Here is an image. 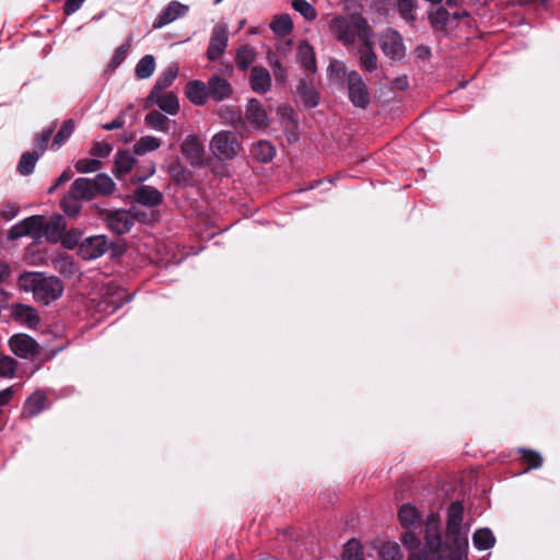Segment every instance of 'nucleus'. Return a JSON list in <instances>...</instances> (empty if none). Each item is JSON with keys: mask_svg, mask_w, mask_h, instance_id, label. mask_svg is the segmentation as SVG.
<instances>
[{"mask_svg": "<svg viewBox=\"0 0 560 560\" xmlns=\"http://www.w3.org/2000/svg\"><path fill=\"white\" fill-rule=\"evenodd\" d=\"M464 505L460 501L453 502L447 510L446 521V541L443 542L439 524L435 520H430L425 525V541L428 547L438 552L440 557H446V560H466V550L468 540L460 532L463 522Z\"/></svg>", "mask_w": 560, "mask_h": 560, "instance_id": "1", "label": "nucleus"}, {"mask_svg": "<svg viewBox=\"0 0 560 560\" xmlns=\"http://www.w3.org/2000/svg\"><path fill=\"white\" fill-rule=\"evenodd\" d=\"M18 285L25 292H32L35 301L48 305L58 300L65 290L62 281L55 276L28 271L19 277Z\"/></svg>", "mask_w": 560, "mask_h": 560, "instance_id": "2", "label": "nucleus"}, {"mask_svg": "<svg viewBox=\"0 0 560 560\" xmlns=\"http://www.w3.org/2000/svg\"><path fill=\"white\" fill-rule=\"evenodd\" d=\"M330 33L345 46H351L357 38L361 43H368L373 38V31L365 18L361 14H352L349 18L337 15L329 23Z\"/></svg>", "mask_w": 560, "mask_h": 560, "instance_id": "3", "label": "nucleus"}, {"mask_svg": "<svg viewBox=\"0 0 560 560\" xmlns=\"http://www.w3.org/2000/svg\"><path fill=\"white\" fill-rule=\"evenodd\" d=\"M71 189L82 200H92L97 196L110 195L115 189V183L108 175L100 173L94 178H77L71 184Z\"/></svg>", "mask_w": 560, "mask_h": 560, "instance_id": "4", "label": "nucleus"}, {"mask_svg": "<svg viewBox=\"0 0 560 560\" xmlns=\"http://www.w3.org/2000/svg\"><path fill=\"white\" fill-rule=\"evenodd\" d=\"M241 149L242 143L237 135L230 130L219 131L210 141V151L220 161L234 159Z\"/></svg>", "mask_w": 560, "mask_h": 560, "instance_id": "5", "label": "nucleus"}, {"mask_svg": "<svg viewBox=\"0 0 560 560\" xmlns=\"http://www.w3.org/2000/svg\"><path fill=\"white\" fill-rule=\"evenodd\" d=\"M468 15L467 11L450 13L446 8L439 5L429 11V21L435 32L447 34L457 27L460 19Z\"/></svg>", "mask_w": 560, "mask_h": 560, "instance_id": "6", "label": "nucleus"}, {"mask_svg": "<svg viewBox=\"0 0 560 560\" xmlns=\"http://www.w3.org/2000/svg\"><path fill=\"white\" fill-rule=\"evenodd\" d=\"M347 91L348 97L353 106L359 108H366L370 104V91L368 84L362 75L351 70L347 74Z\"/></svg>", "mask_w": 560, "mask_h": 560, "instance_id": "7", "label": "nucleus"}, {"mask_svg": "<svg viewBox=\"0 0 560 560\" xmlns=\"http://www.w3.org/2000/svg\"><path fill=\"white\" fill-rule=\"evenodd\" d=\"M102 215L104 217L108 229L118 235L128 233L135 223L133 215L129 211L122 209L105 210L102 211Z\"/></svg>", "mask_w": 560, "mask_h": 560, "instance_id": "8", "label": "nucleus"}, {"mask_svg": "<svg viewBox=\"0 0 560 560\" xmlns=\"http://www.w3.org/2000/svg\"><path fill=\"white\" fill-rule=\"evenodd\" d=\"M229 43V31L224 23H218L213 26L209 46L207 49V58L210 61L218 60L224 52Z\"/></svg>", "mask_w": 560, "mask_h": 560, "instance_id": "9", "label": "nucleus"}, {"mask_svg": "<svg viewBox=\"0 0 560 560\" xmlns=\"http://www.w3.org/2000/svg\"><path fill=\"white\" fill-rule=\"evenodd\" d=\"M110 247V242L105 235L86 237L79 247V255L85 260L102 257Z\"/></svg>", "mask_w": 560, "mask_h": 560, "instance_id": "10", "label": "nucleus"}, {"mask_svg": "<svg viewBox=\"0 0 560 560\" xmlns=\"http://www.w3.org/2000/svg\"><path fill=\"white\" fill-rule=\"evenodd\" d=\"M380 45L384 55L393 60H400L405 57V45L400 34L387 30L381 35Z\"/></svg>", "mask_w": 560, "mask_h": 560, "instance_id": "11", "label": "nucleus"}, {"mask_svg": "<svg viewBox=\"0 0 560 560\" xmlns=\"http://www.w3.org/2000/svg\"><path fill=\"white\" fill-rule=\"evenodd\" d=\"M9 345L12 352L23 359L32 358L38 353V343L24 334L11 337Z\"/></svg>", "mask_w": 560, "mask_h": 560, "instance_id": "12", "label": "nucleus"}, {"mask_svg": "<svg viewBox=\"0 0 560 560\" xmlns=\"http://www.w3.org/2000/svg\"><path fill=\"white\" fill-rule=\"evenodd\" d=\"M12 318L31 329H36L40 324L38 312L33 306L26 304H16L12 307Z\"/></svg>", "mask_w": 560, "mask_h": 560, "instance_id": "13", "label": "nucleus"}, {"mask_svg": "<svg viewBox=\"0 0 560 560\" xmlns=\"http://www.w3.org/2000/svg\"><path fill=\"white\" fill-rule=\"evenodd\" d=\"M245 118L255 129H264L268 125V116L266 110L261 106L260 102L256 98H250L248 101Z\"/></svg>", "mask_w": 560, "mask_h": 560, "instance_id": "14", "label": "nucleus"}, {"mask_svg": "<svg viewBox=\"0 0 560 560\" xmlns=\"http://www.w3.org/2000/svg\"><path fill=\"white\" fill-rule=\"evenodd\" d=\"M188 12V7L178 2L172 1L158 15L154 21V28L163 27L176 19L184 16Z\"/></svg>", "mask_w": 560, "mask_h": 560, "instance_id": "15", "label": "nucleus"}, {"mask_svg": "<svg viewBox=\"0 0 560 560\" xmlns=\"http://www.w3.org/2000/svg\"><path fill=\"white\" fill-rule=\"evenodd\" d=\"M180 150L185 159L192 165H200L203 162L205 149L196 137H187L182 143Z\"/></svg>", "mask_w": 560, "mask_h": 560, "instance_id": "16", "label": "nucleus"}, {"mask_svg": "<svg viewBox=\"0 0 560 560\" xmlns=\"http://www.w3.org/2000/svg\"><path fill=\"white\" fill-rule=\"evenodd\" d=\"M249 84L255 93H266L271 88V75L269 71L262 67L255 66L250 70Z\"/></svg>", "mask_w": 560, "mask_h": 560, "instance_id": "17", "label": "nucleus"}, {"mask_svg": "<svg viewBox=\"0 0 560 560\" xmlns=\"http://www.w3.org/2000/svg\"><path fill=\"white\" fill-rule=\"evenodd\" d=\"M65 229V219L60 214H55L48 221L44 219L43 237L51 243H57L60 241Z\"/></svg>", "mask_w": 560, "mask_h": 560, "instance_id": "18", "label": "nucleus"}, {"mask_svg": "<svg viewBox=\"0 0 560 560\" xmlns=\"http://www.w3.org/2000/svg\"><path fill=\"white\" fill-rule=\"evenodd\" d=\"M208 94L209 97L213 98L217 102L223 101L232 94V86L228 82V80L213 75L209 79L208 83Z\"/></svg>", "mask_w": 560, "mask_h": 560, "instance_id": "19", "label": "nucleus"}, {"mask_svg": "<svg viewBox=\"0 0 560 560\" xmlns=\"http://www.w3.org/2000/svg\"><path fill=\"white\" fill-rule=\"evenodd\" d=\"M133 196L137 202L147 207L159 206L163 200V196L160 190L149 185H142L138 187L135 190Z\"/></svg>", "mask_w": 560, "mask_h": 560, "instance_id": "20", "label": "nucleus"}, {"mask_svg": "<svg viewBox=\"0 0 560 560\" xmlns=\"http://www.w3.org/2000/svg\"><path fill=\"white\" fill-rule=\"evenodd\" d=\"M187 98L195 105L201 106L209 98L208 86L200 80H194L187 83L185 89Z\"/></svg>", "mask_w": 560, "mask_h": 560, "instance_id": "21", "label": "nucleus"}, {"mask_svg": "<svg viewBox=\"0 0 560 560\" xmlns=\"http://www.w3.org/2000/svg\"><path fill=\"white\" fill-rule=\"evenodd\" d=\"M359 58H360V67L366 72H373L377 69V56L373 50V42L372 38L368 40V43H361V46L358 49Z\"/></svg>", "mask_w": 560, "mask_h": 560, "instance_id": "22", "label": "nucleus"}, {"mask_svg": "<svg viewBox=\"0 0 560 560\" xmlns=\"http://www.w3.org/2000/svg\"><path fill=\"white\" fill-rule=\"evenodd\" d=\"M177 73L178 67L176 65L167 67L156 79L148 98L153 100L158 94L171 86L175 81Z\"/></svg>", "mask_w": 560, "mask_h": 560, "instance_id": "23", "label": "nucleus"}, {"mask_svg": "<svg viewBox=\"0 0 560 560\" xmlns=\"http://www.w3.org/2000/svg\"><path fill=\"white\" fill-rule=\"evenodd\" d=\"M296 58L300 65L310 72H315L316 58L314 48L307 42H301L298 46Z\"/></svg>", "mask_w": 560, "mask_h": 560, "instance_id": "24", "label": "nucleus"}, {"mask_svg": "<svg viewBox=\"0 0 560 560\" xmlns=\"http://www.w3.org/2000/svg\"><path fill=\"white\" fill-rule=\"evenodd\" d=\"M47 405V397L43 392H35L25 401L23 410L28 417H36Z\"/></svg>", "mask_w": 560, "mask_h": 560, "instance_id": "25", "label": "nucleus"}, {"mask_svg": "<svg viewBox=\"0 0 560 560\" xmlns=\"http://www.w3.org/2000/svg\"><path fill=\"white\" fill-rule=\"evenodd\" d=\"M160 109L167 113L168 115H176L179 110V102L174 93L158 94L153 100Z\"/></svg>", "mask_w": 560, "mask_h": 560, "instance_id": "26", "label": "nucleus"}, {"mask_svg": "<svg viewBox=\"0 0 560 560\" xmlns=\"http://www.w3.org/2000/svg\"><path fill=\"white\" fill-rule=\"evenodd\" d=\"M136 159L129 151H119L115 156V174L120 177L135 166Z\"/></svg>", "mask_w": 560, "mask_h": 560, "instance_id": "27", "label": "nucleus"}, {"mask_svg": "<svg viewBox=\"0 0 560 560\" xmlns=\"http://www.w3.org/2000/svg\"><path fill=\"white\" fill-rule=\"evenodd\" d=\"M252 155L259 162L267 163L275 156L276 150L268 141H258L253 144L250 150Z\"/></svg>", "mask_w": 560, "mask_h": 560, "instance_id": "28", "label": "nucleus"}, {"mask_svg": "<svg viewBox=\"0 0 560 560\" xmlns=\"http://www.w3.org/2000/svg\"><path fill=\"white\" fill-rule=\"evenodd\" d=\"M162 142L159 138L153 136H143L133 144V152L141 156L158 150Z\"/></svg>", "mask_w": 560, "mask_h": 560, "instance_id": "29", "label": "nucleus"}, {"mask_svg": "<svg viewBox=\"0 0 560 560\" xmlns=\"http://www.w3.org/2000/svg\"><path fill=\"white\" fill-rule=\"evenodd\" d=\"M168 174L179 185H188L191 180V173L179 161L170 164Z\"/></svg>", "mask_w": 560, "mask_h": 560, "instance_id": "30", "label": "nucleus"}, {"mask_svg": "<svg viewBox=\"0 0 560 560\" xmlns=\"http://www.w3.org/2000/svg\"><path fill=\"white\" fill-rule=\"evenodd\" d=\"M398 520L402 527L410 528L419 523L420 515L417 509L410 504H404L398 512Z\"/></svg>", "mask_w": 560, "mask_h": 560, "instance_id": "31", "label": "nucleus"}, {"mask_svg": "<svg viewBox=\"0 0 560 560\" xmlns=\"http://www.w3.org/2000/svg\"><path fill=\"white\" fill-rule=\"evenodd\" d=\"M472 542L478 550H487L493 547L495 538L490 529L480 528L472 535Z\"/></svg>", "mask_w": 560, "mask_h": 560, "instance_id": "32", "label": "nucleus"}, {"mask_svg": "<svg viewBox=\"0 0 560 560\" xmlns=\"http://www.w3.org/2000/svg\"><path fill=\"white\" fill-rule=\"evenodd\" d=\"M81 200L82 199L79 196L74 195L72 189L70 188L69 194L65 196L61 200V208L63 212L68 217H77L82 209Z\"/></svg>", "mask_w": 560, "mask_h": 560, "instance_id": "33", "label": "nucleus"}, {"mask_svg": "<svg viewBox=\"0 0 560 560\" xmlns=\"http://www.w3.org/2000/svg\"><path fill=\"white\" fill-rule=\"evenodd\" d=\"M39 158L37 151L23 153L18 164V172L24 176L32 174Z\"/></svg>", "mask_w": 560, "mask_h": 560, "instance_id": "34", "label": "nucleus"}, {"mask_svg": "<svg viewBox=\"0 0 560 560\" xmlns=\"http://www.w3.org/2000/svg\"><path fill=\"white\" fill-rule=\"evenodd\" d=\"M155 70V60L152 55H145L142 57L135 69V73L138 79H148L150 78Z\"/></svg>", "mask_w": 560, "mask_h": 560, "instance_id": "35", "label": "nucleus"}, {"mask_svg": "<svg viewBox=\"0 0 560 560\" xmlns=\"http://www.w3.org/2000/svg\"><path fill=\"white\" fill-rule=\"evenodd\" d=\"M145 122L156 131L166 132L170 129V120L158 110H153L145 116Z\"/></svg>", "mask_w": 560, "mask_h": 560, "instance_id": "36", "label": "nucleus"}, {"mask_svg": "<svg viewBox=\"0 0 560 560\" xmlns=\"http://www.w3.org/2000/svg\"><path fill=\"white\" fill-rule=\"evenodd\" d=\"M54 268L67 278L78 273V268L73 260L68 256H61L54 260Z\"/></svg>", "mask_w": 560, "mask_h": 560, "instance_id": "37", "label": "nucleus"}, {"mask_svg": "<svg viewBox=\"0 0 560 560\" xmlns=\"http://www.w3.org/2000/svg\"><path fill=\"white\" fill-rule=\"evenodd\" d=\"M256 58V51L250 46H243L237 50L236 63L241 70H246Z\"/></svg>", "mask_w": 560, "mask_h": 560, "instance_id": "38", "label": "nucleus"}, {"mask_svg": "<svg viewBox=\"0 0 560 560\" xmlns=\"http://www.w3.org/2000/svg\"><path fill=\"white\" fill-rule=\"evenodd\" d=\"M25 229L27 231L28 236H33L35 238L43 237V223L44 217L42 215H32L24 219Z\"/></svg>", "mask_w": 560, "mask_h": 560, "instance_id": "39", "label": "nucleus"}, {"mask_svg": "<svg viewBox=\"0 0 560 560\" xmlns=\"http://www.w3.org/2000/svg\"><path fill=\"white\" fill-rule=\"evenodd\" d=\"M73 130H74L73 120L72 119L66 120L62 124L59 131L57 132V135L55 136L51 148L59 149L68 140V138L72 135Z\"/></svg>", "mask_w": 560, "mask_h": 560, "instance_id": "40", "label": "nucleus"}, {"mask_svg": "<svg viewBox=\"0 0 560 560\" xmlns=\"http://www.w3.org/2000/svg\"><path fill=\"white\" fill-rule=\"evenodd\" d=\"M382 560H405V556L396 542H386L380 551Z\"/></svg>", "mask_w": 560, "mask_h": 560, "instance_id": "41", "label": "nucleus"}, {"mask_svg": "<svg viewBox=\"0 0 560 560\" xmlns=\"http://www.w3.org/2000/svg\"><path fill=\"white\" fill-rule=\"evenodd\" d=\"M292 8L307 21L317 18L316 9L306 0H292Z\"/></svg>", "mask_w": 560, "mask_h": 560, "instance_id": "42", "label": "nucleus"}, {"mask_svg": "<svg viewBox=\"0 0 560 560\" xmlns=\"http://www.w3.org/2000/svg\"><path fill=\"white\" fill-rule=\"evenodd\" d=\"M131 40H132V37L129 36L127 38L126 43H124L121 46H119L115 50V52L109 61V67L112 69H116L117 67H119L124 62V60L127 58V56L130 51Z\"/></svg>", "mask_w": 560, "mask_h": 560, "instance_id": "43", "label": "nucleus"}, {"mask_svg": "<svg viewBox=\"0 0 560 560\" xmlns=\"http://www.w3.org/2000/svg\"><path fill=\"white\" fill-rule=\"evenodd\" d=\"M292 20L288 14L277 16L270 24V28L281 35H287L292 31Z\"/></svg>", "mask_w": 560, "mask_h": 560, "instance_id": "44", "label": "nucleus"}, {"mask_svg": "<svg viewBox=\"0 0 560 560\" xmlns=\"http://www.w3.org/2000/svg\"><path fill=\"white\" fill-rule=\"evenodd\" d=\"M343 560H362V547L360 542L355 539L349 540L343 546L342 551Z\"/></svg>", "mask_w": 560, "mask_h": 560, "instance_id": "45", "label": "nucleus"}, {"mask_svg": "<svg viewBox=\"0 0 560 560\" xmlns=\"http://www.w3.org/2000/svg\"><path fill=\"white\" fill-rule=\"evenodd\" d=\"M54 130H55V125L44 129L35 138V141H34L35 150L34 151H37L39 153V155H42L45 152V150L47 149V144L52 136Z\"/></svg>", "mask_w": 560, "mask_h": 560, "instance_id": "46", "label": "nucleus"}, {"mask_svg": "<svg viewBox=\"0 0 560 560\" xmlns=\"http://www.w3.org/2000/svg\"><path fill=\"white\" fill-rule=\"evenodd\" d=\"M18 362L11 357L0 358V376L5 378H12L15 374Z\"/></svg>", "mask_w": 560, "mask_h": 560, "instance_id": "47", "label": "nucleus"}, {"mask_svg": "<svg viewBox=\"0 0 560 560\" xmlns=\"http://www.w3.org/2000/svg\"><path fill=\"white\" fill-rule=\"evenodd\" d=\"M398 11L404 20L413 22L416 16L413 10L416 8V0H397Z\"/></svg>", "mask_w": 560, "mask_h": 560, "instance_id": "48", "label": "nucleus"}, {"mask_svg": "<svg viewBox=\"0 0 560 560\" xmlns=\"http://www.w3.org/2000/svg\"><path fill=\"white\" fill-rule=\"evenodd\" d=\"M330 79L334 81H346L347 82V71L345 65L339 60H332L328 67Z\"/></svg>", "mask_w": 560, "mask_h": 560, "instance_id": "49", "label": "nucleus"}, {"mask_svg": "<svg viewBox=\"0 0 560 560\" xmlns=\"http://www.w3.org/2000/svg\"><path fill=\"white\" fill-rule=\"evenodd\" d=\"M102 167V162L97 159H82L75 164V170L79 173H93Z\"/></svg>", "mask_w": 560, "mask_h": 560, "instance_id": "50", "label": "nucleus"}, {"mask_svg": "<svg viewBox=\"0 0 560 560\" xmlns=\"http://www.w3.org/2000/svg\"><path fill=\"white\" fill-rule=\"evenodd\" d=\"M446 557H440L438 556V552H434L428 547V544L425 542V549L419 551V552H412L410 553L408 560H446Z\"/></svg>", "mask_w": 560, "mask_h": 560, "instance_id": "51", "label": "nucleus"}, {"mask_svg": "<svg viewBox=\"0 0 560 560\" xmlns=\"http://www.w3.org/2000/svg\"><path fill=\"white\" fill-rule=\"evenodd\" d=\"M523 459L528 465V468H539L542 464V458L539 453L535 451L523 450Z\"/></svg>", "mask_w": 560, "mask_h": 560, "instance_id": "52", "label": "nucleus"}, {"mask_svg": "<svg viewBox=\"0 0 560 560\" xmlns=\"http://www.w3.org/2000/svg\"><path fill=\"white\" fill-rule=\"evenodd\" d=\"M301 96L306 105L315 107L318 105V95L313 90L307 89L304 84L301 86Z\"/></svg>", "mask_w": 560, "mask_h": 560, "instance_id": "53", "label": "nucleus"}, {"mask_svg": "<svg viewBox=\"0 0 560 560\" xmlns=\"http://www.w3.org/2000/svg\"><path fill=\"white\" fill-rule=\"evenodd\" d=\"M401 541L402 545L409 550H416L420 546V539L411 530L405 533V535L401 538Z\"/></svg>", "mask_w": 560, "mask_h": 560, "instance_id": "54", "label": "nucleus"}, {"mask_svg": "<svg viewBox=\"0 0 560 560\" xmlns=\"http://www.w3.org/2000/svg\"><path fill=\"white\" fill-rule=\"evenodd\" d=\"M113 147L107 142H96L92 148V154L97 158H106L112 152Z\"/></svg>", "mask_w": 560, "mask_h": 560, "instance_id": "55", "label": "nucleus"}, {"mask_svg": "<svg viewBox=\"0 0 560 560\" xmlns=\"http://www.w3.org/2000/svg\"><path fill=\"white\" fill-rule=\"evenodd\" d=\"M23 236H28L27 235V231L25 229V223H24V220L20 221L19 223H16L15 225H13L10 230H9V238L10 240H18V238H21Z\"/></svg>", "mask_w": 560, "mask_h": 560, "instance_id": "56", "label": "nucleus"}, {"mask_svg": "<svg viewBox=\"0 0 560 560\" xmlns=\"http://www.w3.org/2000/svg\"><path fill=\"white\" fill-rule=\"evenodd\" d=\"M124 126H125V118H124V114L121 113L110 122H106V124L102 125V128L109 131V130L122 128Z\"/></svg>", "mask_w": 560, "mask_h": 560, "instance_id": "57", "label": "nucleus"}, {"mask_svg": "<svg viewBox=\"0 0 560 560\" xmlns=\"http://www.w3.org/2000/svg\"><path fill=\"white\" fill-rule=\"evenodd\" d=\"M84 0H67L63 7V11L67 15H70L74 12H77L81 5L83 4Z\"/></svg>", "mask_w": 560, "mask_h": 560, "instance_id": "58", "label": "nucleus"}, {"mask_svg": "<svg viewBox=\"0 0 560 560\" xmlns=\"http://www.w3.org/2000/svg\"><path fill=\"white\" fill-rule=\"evenodd\" d=\"M272 70H273V75L277 81L283 82L285 80V78H287L285 68L278 60H276L272 63Z\"/></svg>", "mask_w": 560, "mask_h": 560, "instance_id": "59", "label": "nucleus"}, {"mask_svg": "<svg viewBox=\"0 0 560 560\" xmlns=\"http://www.w3.org/2000/svg\"><path fill=\"white\" fill-rule=\"evenodd\" d=\"M14 395V387H8L3 390H0V408L10 402Z\"/></svg>", "mask_w": 560, "mask_h": 560, "instance_id": "60", "label": "nucleus"}, {"mask_svg": "<svg viewBox=\"0 0 560 560\" xmlns=\"http://www.w3.org/2000/svg\"><path fill=\"white\" fill-rule=\"evenodd\" d=\"M2 213L3 218H5L7 220H11L16 215L18 210L14 206L9 205L5 207Z\"/></svg>", "mask_w": 560, "mask_h": 560, "instance_id": "61", "label": "nucleus"}, {"mask_svg": "<svg viewBox=\"0 0 560 560\" xmlns=\"http://www.w3.org/2000/svg\"><path fill=\"white\" fill-rule=\"evenodd\" d=\"M71 178V175L68 172H63L57 179L56 184L49 189V191H54L57 186L68 182Z\"/></svg>", "mask_w": 560, "mask_h": 560, "instance_id": "62", "label": "nucleus"}, {"mask_svg": "<svg viewBox=\"0 0 560 560\" xmlns=\"http://www.w3.org/2000/svg\"><path fill=\"white\" fill-rule=\"evenodd\" d=\"M9 276V267L4 264H0V282L7 279Z\"/></svg>", "mask_w": 560, "mask_h": 560, "instance_id": "63", "label": "nucleus"}, {"mask_svg": "<svg viewBox=\"0 0 560 560\" xmlns=\"http://www.w3.org/2000/svg\"><path fill=\"white\" fill-rule=\"evenodd\" d=\"M404 83H405V82H402L400 79H398V80H397V82H396V85H397L398 88H401V89H402V88H404Z\"/></svg>", "mask_w": 560, "mask_h": 560, "instance_id": "64", "label": "nucleus"}]
</instances>
